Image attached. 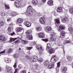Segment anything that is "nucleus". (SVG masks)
<instances>
[{
	"label": "nucleus",
	"mask_w": 73,
	"mask_h": 73,
	"mask_svg": "<svg viewBox=\"0 0 73 73\" xmlns=\"http://www.w3.org/2000/svg\"><path fill=\"white\" fill-rule=\"evenodd\" d=\"M27 15H31V13H33L35 11L34 9L32 8V7L31 6H29L27 8Z\"/></svg>",
	"instance_id": "1"
},
{
	"label": "nucleus",
	"mask_w": 73,
	"mask_h": 73,
	"mask_svg": "<svg viewBox=\"0 0 73 73\" xmlns=\"http://www.w3.org/2000/svg\"><path fill=\"white\" fill-rule=\"evenodd\" d=\"M30 61L33 62L37 61V60H38V57L37 56L32 55L30 57Z\"/></svg>",
	"instance_id": "2"
},
{
	"label": "nucleus",
	"mask_w": 73,
	"mask_h": 73,
	"mask_svg": "<svg viewBox=\"0 0 73 73\" xmlns=\"http://www.w3.org/2000/svg\"><path fill=\"white\" fill-rule=\"evenodd\" d=\"M14 5L17 8H20L21 5L20 2L18 1H15V2Z\"/></svg>",
	"instance_id": "3"
},
{
	"label": "nucleus",
	"mask_w": 73,
	"mask_h": 73,
	"mask_svg": "<svg viewBox=\"0 0 73 73\" xmlns=\"http://www.w3.org/2000/svg\"><path fill=\"white\" fill-rule=\"evenodd\" d=\"M36 48L38 50H40V51L43 52L44 51V49L42 48V47L40 44L37 45L36 46Z\"/></svg>",
	"instance_id": "4"
},
{
	"label": "nucleus",
	"mask_w": 73,
	"mask_h": 73,
	"mask_svg": "<svg viewBox=\"0 0 73 73\" xmlns=\"http://www.w3.org/2000/svg\"><path fill=\"white\" fill-rule=\"evenodd\" d=\"M39 22L42 24H45V19L43 17L40 18Z\"/></svg>",
	"instance_id": "5"
},
{
	"label": "nucleus",
	"mask_w": 73,
	"mask_h": 73,
	"mask_svg": "<svg viewBox=\"0 0 73 73\" xmlns=\"http://www.w3.org/2000/svg\"><path fill=\"white\" fill-rule=\"evenodd\" d=\"M12 70V68L9 67H7L5 70V72L7 73H12L11 71Z\"/></svg>",
	"instance_id": "6"
},
{
	"label": "nucleus",
	"mask_w": 73,
	"mask_h": 73,
	"mask_svg": "<svg viewBox=\"0 0 73 73\" xmlns=\"http://www.w3.org/2000/svg\"><path fill=\"white\" fill-rule=\"evenodd\" d=\"M56 55H54L52 56V57L51 59V62L55 63L56 62Z\"/></svg>",
	"instance_id": "7"
},
{
	"label": "nucleus",
	"mask_w": 73,
	"mask_h": 73,
	"mask_svg": "<svg viewBox=\"0 0 73 73\" xmlns=\"http://www.w3.org/2000/svg\"><path fill=\"white\" fill-rule=\"evenodd\" d=\"M24 24L27 27H30L31 26L32 23L30 22L27 21L24 22Z\"/></svg>",
	"instance_id": "8"
},
{
	"label": "nucleus",
	"mask_w": 73,
	"mask_h": 73,
	"mask_svg": "<svg viewBox=\"0 0 73 73\" xmlns=\"http://www.w3.org/2000/svg\"><path fill=\"white\" fill-rule=\"evenodd\" d=\"M0 41L4 42L6 41V38L3 35H0Z\"/></svg>",
	"instance_id": "9"
},
{
	"label": "nucleus",
	"mask_w": 73,
	"mask_h": 73,
	"mask_svg": "<svg viewBox=\"0 0 73 73\" xmlns=\"http://www.w3.org/2000/svg\"><path fill=\"white\" fill-rule=\"evenodd\" d=\"M61 62H59L57 64V66L56 69V73H58L59 72V67L60 66V63Z\"/></svg>",
	"instance_id": "10"
},
{
	"label": "nucleus",
	"mask_w": 73,
	"mask_h": 73,
	"mask_svg": "<svg viewBox=\"0 0 73 73\" xmlns=\"http://www.w3.org/2000/svg\"><path fill=\"white\" fill-rule=\"evenodd\" d=\"M38 35L41 38H43L45 37V35L42 33H40L38 34Z\"/></svg>",
	"instance_id": "11"
},
{
	"label": "nucleus",
	"mask_w": 73,
	"mask_h": 73,
	"mask_svg": "<svg viewBox=\"0 0 73 73\" xmlns=\"http://www.w3.org/2000/svg\"><path fill=\"white\" fill-rule=\"evenodd\" d=\"M52 63H53L50 64L48 66V69H52V68H53L54 65V63L52 62Z\"/></svg>",
	"instance_id": "12"
},
{
	"label": "nucleus",
	"mask_w": 73,
	"mask_h": 73,
	"mask_svg": "<svg viewBox=\"0 0 73 73\" xmlns=\"http://www.w3.org/2000/svg\"><path fill=\"white\" fill-rule=\"evenodd\" d=\"M48 51H49V52L50 53V54L54 53L55 52L54 50L52 48H50Z\"/></svg>",
	"instance_id": "13"
},
{
	"label": "nucleus",
	"mask_w": 73,
	"mask_h": 73,
	"mask_svg": "<svg viewBox=\"0 0 73 73\" xmlns=\"http://www.w3.org/2000/svg\"><path fill=\"white\" fill-rule=\"evenodd\" d=\"M50 47H51V45H50V43L47 44L46 50H47V51H49V49H50Z\"/></svg>",
	"instance_id": "14"
},
{
	"label": "nucleus",
	"mask_w": 73,
	"mask_h": 73,
	"mask_svg": "<svg viewBox=\"0 0 73 73\" xmlns=\"http://www.w3.org/2000/svg\"><path fill=\"white\" fill-rule=\"evenodd\" d=\"M25 34L27 36H28V35H32V31L31 30L27 31L25 32Z\"/></svg>",
	"instance_id": "15"
},
{
	"label": "nucleus",
	"mask_w": 73,
	"mask_h": 73,
	"mask_svg": "<svg viewBox=\"0 0 73 73\" xmlns=\"http://www.w3.org/2000/svg\"><path fill=\"white\" fill-rule=\"evenodd\" d=\"M62 11V8L61 7H59L57 9V11L58 12H61Z\"/></svg>",
	"instance_id": "16"
},
{
	"label": "nucleus",
	"mask_w": 73,
	"mask_h": 73,
	"mask_svg": "<svg viewBox=\"0 0 73 73\" xmlns=\"http://www.w3.org/2000/svg\"><path fill=\"white\" fill-rule=\"evenodd\" d=\"M26 37H27V38H28L29 39V40H32V39H33V37L31 35V34H30V35H27L26 36Z\"/></svg>",
	"instance_id": "17"
},
{
	"label": "nucleus",
	"mask_w": 73,
	"mask_h": 73,
	"mask_svg": "<svg viewBox=\"0 0 73 73\" xmlns=\"http://www.w3.org/2000/svg\"><path fill=\"white\" fill-rule=\"evenodd\" d=\"M62 23H65L68 21V19L66 17H65L62 20Z\"/></svg>",
	"instance_id": "18"
},
{
	"label": "nucleus",
	"mask_w": 73,
	"mask_h": 73,
	"mask_svg": "<svg viewBox=\"0 0 73 73\" xmlns=\"http://www.w3.org/2000/svg\"><path fill=\"white\" fill-rule=\"evenodd\" d=\"M50 39L51 41H54L56 40V39L53 36V34L51 35V37L50 38Z\"/></svg>",
	"instance_id": "19"
},
{
	"label": "nucleus",
	"mask_w": 73,
	"mask_h": 73,
	"mask_svg": "<svg viewBox=\"0 0 73 73\" xmlns=\"http://www.w3.org/2000/svg\"><path fill=\"white\" fill-rule=\"evenodd\" d=\"M69 31L70 32V33L72 35L73 34V29L72 27H70L69 28Z\"/></svg>",
	"instance_id": "20"
},
{
	"label": "nucleus",
	"mask_w": 73,
	"mask_h": 73,
	"mask_svg": "<svg viewBox=\"0 0 73 73\" xmlns=\"http://www.w3.org/2000/svg\"><path fill=\"white\" fill-rule=\"evenodd\" d=\"M23 31V29L21 27H19L17 29V32H20Z\"/></svg>",
	"instance_id": "21"
},
{
	"label": "nucleus",
	"mask_w": 73,
	"mask_h": 73,
	"mask_svg": "<svg viewBox=\"0 0 73 73\" xmlns=\"http://www.w3.org/2000/svg\"><path fill=\"white\" fill-rule=\"evenodd\" d=\"M32 3L35 4V5H36L38 3V1L37 0H33L32 1Z\"/></svg>",
	"instance_id": "22"
},
{
	"label": "nucleus",
	"mask_w": 73,
	"mask_h": 73,
	"mask_svg": "<svg viewBox=\"0 0 73 73\" xmlns=\"http://www.w3.org/2000/svg\"><path fill=\"white\" fill-rule=\"evenodd\" d=\"M48 3L49 5L50 6V5H52L53 4V1L52 0L50 1H48Z\"/></svg>",
	"instance_id": "23"
},
{
	"label": "nucleus",
	"mask_w": 73,
	"mask_h": 73,
	"mask_svg": "<svg viewBox=\"0 0 73 73\" xmlns=\"http://www.w3.org/2000/svg\"><path fill=\"white\" fill-rule=\"evenodd\" d=\"M67 70V68L66 67H64L62 69V72L63 73H65Z\"/></svg>",
	"instance_id": "24"
},
{
	"label": "nucleus",
	"mask_w": 73,
	"mask_h": 73,
	"mask_svg": "<svg viewBox=\"0 0 73 73\" xmlns=\"http://www.w3.org/2000/svg\"><path fill=\"white\" fill-rule=\"evenodd\" d=\"M48 64L49 62L48 61V60L45 61L44 63V64L45 66H47V65Z\"/></svg>",
	"instance_id": "25"
},
{
	"label": "nucleus",
	"mask_w": 73,
	"mask_h": 73,
	"mask_svg": "<svg viewBox=\"0 0 73 73\" xmlns=\"http://www.w3.org/2000/svg\"><path fill=\"white\" fill-rule=\"evenodd\" d=\"M23 21V20L19 18L17 20V22L19 23H22Z\"/></svg>",
	"instance_id": "26"
},
{
	"label": "nucleus",
	"mask_w": 73,
	"mask_h": 73,
	"mask_svg": "<svg viewBox=\"0 0 73 73\" xmlns=\"http://www.w3.org/2000/svg\"><path fill=\"white\" fill-rule=\"evenodd\" d=\"M5 62L7 63H10V61H9V59H8V58H5Z\"/></svg>",
	"instance_id": "27"
},
{
	"label": "nucleus",
	"mask_w": 73,
	"mask_h": 73,
	"mask_svg": "<svg viewBox=\"0 0 73 73\" xmlns=\"http://www.w3.org/2000/svg\"><path fill=\"white\" fill-rule=\"evenodd\" d=\"M17 38H11L10 40L9 41H11V42H12V41H15V40H17Z\"/></svg>",
	"instance_id": "28"
},
{
	"label": "nucleus",
	"mask_w": 73,
	"mask_h": 73,
	"mask_svg": "<svg viewBox=\"0 0 73 73\" xmlns=\"http://www.w3.org/2000/svg\"><path fill=\"white\" fill-rule=\"evenodd\" d=\"M61 35L63 37H65V32L64 31H62L61 32Z\"/></svg>",
	"instance_id": "29"
},
{
	"label": "nucleus",
	"mask_w": 73,
	"mask_h": 73,
	"mask_svg": "<svg viewBox=\"0 0 73 73\" xmlns=\"http://www.w3.org/2000/svg\"><path fill=\"white\" fill-rule=\"evenodd\" d=\"M69 12L71 14H73V8H70L69 10Z\"/></svg>",
	"instance_id": "30"
},
{
	"label": "nucleus",
	"mask_w": 73,
	"mask_h": 73,
	"mask_svg": "<svg viewBox=\"0 0 73 73\" xmlns=\"http://www.w3.org/2000/svg\"><path fill=\"white\" fill-rule=\"evenodd\" d=\"M46 29L48 31H50L52 30V29L50 27H48L46 28Z\"/></svg>",
	"instance_id": "31"
},
{
	"label": "nucleus",
	"mask_w": 73,
	"mask_h": 73,
	"mask_svg": "<svg viewBox=\"0 0 73 73\" xmlns=\"http://www.w3.org/2000/svg\"><path fill=\"white\" fill-rule=\"evenodd\" d=\"M38 62H43V60H42V59L41 58H40L38 60Z\"/></svg>",
	"instance_id": "32"
},
{
	"label": "nucleus",
	"mask_w": 73,
	"mask_h": 73,
	"mask_svg": "<svg viewBox=\"0 0 73 73\" xmlns=\"http://www.w3.org/2000/svg\"><path fill=\"white\" fill-rule=\"evenodd\" d=\"M12 52V50L11 48H10L7 52V53H9Z\"/></svg>",
	"instance_id": "33"
},
{
	"label": "nucleus",
	"mask_w": 73,
	"mask_h": 73,
	"mask_svg": "<svg viewBox=\"0 0 73 73\" xmlns=\"http://www.w3.org/2000/svg\"><path fill=\"white\" fill-rule=\"evenodd\" d=\"M59 27L60 28V29H61L62 30L64 29H65V27H64L63 26L60 25L59 26Z\"/></svg>",
	"instance_id": "34"
},
{
	"label": "nucleus",
	"mask_w": 73,
	"mask_h": 73,
	"mask_svg": "<svg viewBox=\"0 0 73 73\" xmlns=\"http://www.w3.org/2000/svg\"><path fill=\"white\" fill-rule=\"evenodd\" d=\"M5 7L6 9H9L10 8L9 5H5Z\"/></svg>",
	"instance_id": "35"
},
{
	"label": "nucleus",
	"mask_w": 73,
	"mask_h": 73,
	"mask_svg": "<svg viewBox=\"0 0 73 73\" xmlns=\"http://www.w3.org/2000/svg\"><path fill=\"white\" fill-rule=\"evenodd\" d=\"M72 57L71 56H69L68 57V60L69 61H72Z\"/></svg>",
	"instance_id": "36"
},
{
	"label": "nucleus",
	"mask_w": 73,
	"mask_h": 73,
	"mask_svg": "<svg viewBox=\"0 0 73 73\" xmlns=\"http://www.w3.org/2000/svg\"><path fill=\"white\" fill-rule=\"evenodd\" d=\"M56 22L57 24H60V20L58 19H56Z\"/></svg>",
	"instance_id": "37"
},
{
	"label": "nucleus",
	"mask_w": 73,
	"mask_h": 73,
	"mask_svg": "<svg viewBox=\"0 0 73 73\" xmlns=\"http://www.w3.org/2000/svg\"><path fill=\"white\" fill-rule=\"evenodd\" d=\"M14 57H15V58H17L18 57H19V55L17 54H14L13 56Z\"/></svg>",
	"instance_id": "38"
},
{
	"label": "nucleus",
	"mask_w": 73,
	"mask_h": 73,
	"mask_svg": "<svg viewBox=\"0 0 73 73\" xmlns=\"http://www.w3.org/2000/svg\"><path fill=\"white\" fill-rule=\"evenodd\" d=\"M37 31H41V28L40 27H38L37 28Z\"/></svg>",
	"instance_id": "39"
},
{
	"label": "nucleus",
	"mask_w": 73,
	"mask_h": 73,
	"mask_svg": "<svg viewBox=\"0 0 73 73\" xmlns=\"http://www.w3.org/2000/svg\"><path fill=\"white\" fill-rule=\"evenodd\" d=\"M11 27H9L8 28V31L9 32H11Z\"/></svg>",
	"instance_id": "40"
},
{
	"label": "nucleus",
	"mask_w": 73,
	"mask_h": 73,
	"mask_svg": "<svg viewBox=\"0 0 73 73\" xmlns=\"http://www.w3.org/2000/svg\"><path fill=\"white\" fill-rule=\"evenodd\" d=\"M41 40H42L43 41H45V42H47V41H48V39L47 38H46L45 39H42Z\"/></svg>",
	"instance_id": "41"
},
{
	"label": "nucleus",
	"mask_w": 73,
	"mask_h": 73,
	"mask_svg": "<svg viewBox=\"0 0 73 73\" xmlns=\"http://www.w3.org/2000/svg\"><path fill=\"white\" fill-rule=\"evenodd\" d=\"M23 42L24 44H26L27 43V42H28V41H27L24 40H23Z\"/></svg>",
	"instance_id": "42"
},
{
	"label": "nucleus",
	"mask_w": 73,
	"mask_h": 73,
	"mask_svg": "<svg viewBox=\"0 0 73 73\" xmlns=\"http://www.w3.org/2000/svg\"><path fill=\"white\" fill-rule=\"evenodd\" d=\"M18 15L17 13L14 12L13 13V15H12V16H16V15Z\"/></svg>",
	"instance_id": "43"
},
{
	"label": "nucleus",
	"mask_w": 73,
	"mask_h": 73,
	"mask_svg": "<svg viewBox=\"0 0 73 73\" xmlns=\"http://www.w3.org/2000/svg\"><path fill=\"white\" fill-rule=\"evenodd\" d=\"M0 23H1V25L2 26L4 25V23L3 22H1Z\"/></svg>",
	"instance_id": "44"
},
{
	"label": "nucleus",
	"mask_w": 73,
	"mask_h": 73,
	"mask_svg": "<svg viewBox=\"0 0 73 73\" xmlns=\"http://www.w3.org/2000/svg\"><path fill=\"white\" fill-rule=\"evenodd\" d=\"M5 13L4 12H2L1 13V15L2 16H5Z\"/></svg>",
	"instance_id": "45"
},
{
	"label": "nucleus",
	"mask_w": 73,
	"mask_h": 73,
	"mask_svg": "<svg viewBox=\"0 0 73 73\" xmlns=\"http://www.w3.org/2000/svg\"><path fill=\"white\" fill-rule=\"evenodd\" d=\"M5 51L4 50V51H3L2 52H0V56H1V55L0 54H1V53H5Z\"/></svg>",
	"instance_id": "46"
},
{
	"label": "nucleus",
	"mask_w": 73,
	"mask_h": 73,
	"mask_svg": "<svg viewBox=\"0 0 73 73\" xmlns=\"http://www.w3.org/2000/svg\"><path fill=\"white\" fill-rule=\"evenodd\" d=\"M10 35L11 36H13V35H14V36H15V35H16V34L15 33V32H13V33L10 34Z\"/></svg>",
	"instance_id": "47"
},
{
	"label": "nucleus",
	"mask_w": 73,
	"mask_h": 73,
	"mask_svg": "<svg viewBox=\"0 0 73 73\" xmlns=\"http://www.w3.org/2000/svg\"><path fill=\"white\" fill-rule=\"evenodd\" d=\"M33 48V47H28L27 48V49H29V50H31V49Z\"/></svg>",
	"instance_id": "48"
},
{
	"label": "nucleus",
	"mask_w": 73,
	"mask_h": 73,
	"mask_svg": "<svg viewBox=\"0 0 73 73\" xmlns=\"http://www.w3.org/2000/svg\"><path fill=\"white\" fill-rule=\"evenodd\" d=\"M19 42V40H17L15 42V44H18Z\"/></svg>",
	"instance_id": "49"
},
{
	"label": "nucleus",
	"mask_w": 73,
	"mask_h": 73,
	"mask_svg": "<svg viewBox=\"0 0 73 73\" xmlns=\"http://www.w3.org/2000/svg\"><path fill=\"white\" fill-rule=\"evenodd\" d=\"M13 67L14 68H16V63H15L14 65L13 66Z\"/></svg>",
	"instance_id": "50"
},
{
	"label": "nucleus",
	"mask_w": 73,
	"mask_h": 73,
	"mask_svg": "<svg viewBox=\"0 0 73 73\" xmlns=\"http://www.w3.org/2000/svg\"><path fill=\"white\" fill-rule=\"evenodd\" d=\"M21 73H26V71L24 70L23 71L21 72Z\"/></svg>",
	"instance_id": "51"
},
{
	"label": "nucleus",
	"mask_w": 73,
	"mask_h": 73,
	"mask_svg": "<svg viewBox=\"0 0 73 73\" xmlns=\"http://www.w3.org/2000/svg\"><path fill=\"white\" fill-rule=\"evenodd\" d=\"M70 42L68 40L66 41L65 42V43L66 44H67V43H69Z\"/></svg>",
	"instance_id": "52"
},
{
	"label": "nucleus",
	"mask_w": 73,
	"mask_h": 73,
	"mask_svg": "<svg viewBox=\"0 0 73 73\" xmlns=\"http://www.w3.org/2000/svg\"><path fill=\"white\" fill-rule=\"evenodd\" d=\"M19 68H22V65H19Z\"/></svg>",
	"instance_id": "53"
},
{
	"label": "nucleus",
	"mask_w": 73,
	"mask_h": 73,
	"mask_svg": "<svg viewBox=\"0 0 73 73\" xmlns=\"http://www.w3.org/2000/svg\"><path fill=\"white\" fill-rule=\"evenodd\" d=\"M26 57H27V58H28L29 59V60H30V57L29 58V56H26Z\"/></svg>",
	"instance_id": "54"
},
{
	"label": "nucleus",
	"mask_w": 73,
	"mask_h": 73,
	"mask_svg": "<svg viewBox=\"0 0 73 73\" xmlns=\"http://www.w3.org/2000/svg\"><path fill=\"white\" fill-rule=\"evenodd\" d=\"M19 70V69H18V68H17L15 70V71L17 72V71H18Z\"/></svg>",
	"instance_id": "55"
},
{
	"label": "nucleus",
	"mask_w": 73,
	"mask_h": 73,
	"mask_svg": "<svg viewBox=\"0 0 73 73\" xmlns=\"http://www.w3.org/2000/svg\"><path fill=\"white\" fill-rule=\"evenodd\" d=\"M43 2H45L46 0H42Z\"/></svg>",
	"instance_id": "56"
},
{
	"label": "nucleus",
	"mask_w": 73,
	"mask_h": 73,
	"mask_svg": "<svg viewBox=\"0 0 73 73\" xmlns=\"http://www.w3.org/2000/svg\"><path fill=\"white\" fill-rule=\"evenodd\" d=\"M7 21H9L10 19H8L7 20Z\"/></svg>",
	"instance_id": "57"
},
{
	"label": "nucleus",
	"mask_w": 73,
	"mask_h": 73,
	"mask_svg": "<svg viewBox=\"0 0 73 73\" xmlns=\"http://www.w3.org/2000/svg\"><path fill=\"white\" fill-rule=\"evenodd\" d=\"M58 32H61V31H60V29H58Z\"/></svg>",
	"instance_id": "58"
},
{
	"label": "nucleus",
	"mask_w": 73,
	"mask_h": 73,
	"mask_svg": "<svg viewBox=\"0 0 73 73\" xmlns=\"http://www.w3.org/2000/svg\"><path fill=\"white\" fill-rule=\"evenodd\" d=\"M19 50H21V48H19Z\"/></svg>",
	"instance_id": "59"
},
{
	"label": "nucleus",
	"mask_w": 73,
	"mask_h": 73,
	"mask_svg": "<svg viewBox=\"0 0 73 73\" xmlns=\"http://www.w3.org/2000/svg\"><path fill=\"white\" fill-rule=\"evenodd\" d=\"M2 27L1 25V23H0V27Z\"/></svg>",
	"instance_id": "60"
},
{
	"label": "nucleus",
	"mask_w": 73,
	"mask_h": 73,
	"mask_svg": "<svg viewBox=\"0 0 73 73\" xmlns=\"http://www.w3.org/2000/svg\"><path fill=\"white\" fill-rule=\"evenodd\" d=\"M0 71H1V67H0Z\"/></svg>",
	"instance_id": "61"
},
{
	"label": "nucleus",
	"mask_w": 73,
	"mask_h": 73,
	"mask_svg": "<svg viewBox=\"0 0 73 73\" xmlns=\"http://www.w3.org/2000/svg\"><path fill=\"white\" fill-rule=\"evenodd\" d=\"M14 73H17V72L16 71H15Z\"/></svg>",
	"instance_id": "62"
},
{
	"label": "nucleus",
	"mask_w": 73,
	"mask_h": 73,
	"mask_svg": "<svg viewBox=\"0 0 73 73\" xmlns=\"http://www.w3.org/2000/svg\"><path fill=\"white\" fill-rule=\"evenodd\" d=\"M11 1H15V0H10Z\"/></svg>",
	"instance_id": "63"
},
{
	"label": "nucleus",
	"mask_w": 73,
	"mask_h": 73,
	"mask_svg": "<svg viewBox=\"0 0 73 73\" xmlns=\"http://www.w3.org/2000/svg\"><path fill=\"white\" fill-rule=\"evenodd\" d=\"M36 73H40L38 72H37Z\"/></svg>",
	"instance_id": "64"
}]
</instances>
